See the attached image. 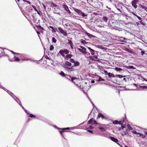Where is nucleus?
I'll use <instances>...</instances> for the list:
<instances>
[{
    "label": "nucleus",
    "mask_w": 147,
    "mask_h": 147,
    "mask_svg": "<svg viewBox=\"0 0 147 147\" xmlns=\"http://www.w3.org/2000/svg\"><path fill=\"white\" fill-rule=\"evenodd\" d=\"M88 48L90 50V52L91 53L92 55H93V57L94 59H97L98 55L97 52L90 47H88Z\"/></svg>",
    "instance_id": "nucleus-1"
},
{
    "label": "nucleus",
    "mask_w": 147,
    "mask_h": 147,
    "mask_svg": "<svg viewBox=\"0 0 147 147\" xmlns=\"http://www.w3.org/2000/svg\"><path fill=\"white\" fill-rule=\"evenodd\" d=\"M69 53V51L67 49H64V50H60L59 52V53L61 55V56L64 57L65 55L64 54H67Z\"/></svg>",
    "instance_id": "nucleus-2"
},
{
    "label": "nucleus",
    "mask_w": 147,
    "mask_h": 147,
    "mask_svg": "<svg viewBox=\"0 0 147 147\" xmlns=\"http://www.w3.org/2000/svg\"><path fill=\"white\" fill-rule=\"evenodd\" d=\"M79 47L81 48H78V49L80 51L82 52L84 54H86L87 53L86 51V49L84 47L80 45Z\"/></svg>",
    "instance_id": "nucleus-3"
},
{
    "label": "nucleus",
    "mask_w": 147,
    "mask_h": 147,
    "mask_svg": "<svg viewBox=\"0 0 147 147\" xmlns=\"http://www.w3.org/2000/svg\"><path fill=\"white\" fill-rule=\"evenodd\" d=\"M59 31L61 33L63 36H66L67 35V33L66 31L64 30L61 27H59L58 28Z\"/></svg>",
    "instance_id": "nucleus-4"
},
{
    "label": "nucleus",
    "mask_w": 147,
    "mask_h": 147,
    "mask_svg": "<svg viewBox=\"0 0 147 147\" xmlns=\"http://www.w3.org/2000/svg\"><path fill=\"white\" fill-rule=\"evenodd\" d=\"M69 127L64 128L61 129V130H59V132L61 135L63 137V133L67 132V130L69 129Z\"/></svg>",
    "instance_id": "nucleus-5"
},
{
    "label": "nucleus",
    "mask_w": 147,
    "mask_h": 147,
    "mask_svg": "<svg viewBox=\"0 0 147 147\" xmlns=\"http://www.w3.org/2000/svg\"><path fill=\"white\" fill-rule=\"evenodd\" d=\"M109 138L112 141L116 143L117 144H118L120 146V145L118 143L119 141V140L117 139L114 138V137H112V136L109 137Z\"/></svg>",
    "instance_id": "nucleus-6"
},
{
    "label": "nucleus",
    "mask_w": 147,
    "mask_h": 147,
    "mask_svg": "<svg viewBox=\"0 0 147 147\" xmlns=\"http://www.w3.org/2000/svg\"><path fill=\"white\" fill-rule=\"evenodd\" d=\"M138 1V0H134L132 3V6L135 8H137V3Z\"/></svg>",
    "instance_id": "nucleus-7"
},
{
    "label": "nucleus",
    "mask_w": 147,
    "mask_h": 147,
    "mask_svg": "<svg viewBox=\"0 0 147 147\" xmlns=\"http://www.w3.org/2000/svg\"><path fill=\"white\" fill-rule=\"evenodd\" d=\"M14 61H17V62H19L20 61H21V60L22 61L26 60V59H23L22 58H21V59H20L18 57H17L16 56L14 57Z\"/></svg>",
    "instance_id": "nucleus-8"
},
{
    "label": "nucleus",
    "mask_w": 147,
    "mask_h": 147,
    "mask_svg": "<svg viewBox=\"0 0 147 147\" xmlns=\"http://www.w3.org/2000/svg\"><path fill=\"white\" fill-rule=\"evenodd\" d=\"M72 57V55L70 54H67L64 57L65 59L66 60H68L69 59H70Z\"/></svg>",
    "instance_id": "nucleus-9"
},
{
    "label": "nucleus",
    "mask_w": 147,
    "mask_h": 147,
    "mask_svg": "<svg viewBox=\"0 0 147 147\" xmlns=\"http://www.w3.org/2000/svg\"><path fill=\"white\" fill-rule=\"evenodd\" d=\"M49 28L52 29V32H56L57 31V28L53 27L51 26H49Z\"/></svg>",
    "instance_id": "nucleus-10"
},
{
    "label": "nucleus",
    "mask_w": 147,
    "mask_h": 147,
    "mask_svg": "<svg viewBox=\"0 0 147 147\" xmlns=\"http://www.w3.org/2000/svg\"><path fill=\"white\" fill-rule=\"evenodd\" d=\"M100 117L102 118V119L104 118L105 117V116L102 114L100 113H99L98 116L97 118V119H99Z\"/></svg>",
    "instance_id": "nucleus-11"
},
{
    "label": "nucleus",
    "mask_w": 147,
    "mask_h": 147,
    "mask_svg": "<svg viewBox=\"0 0 147 147\" xmlns=\"http://www.w3.org/2000/svg\"><path fill=\"white\" fill-rule=\"evenodd\" d=\"M75 12L77 13L78 14L80 15H81V13H82V11H81L78 9H76L74 10Z\"/></svg>",
    "instance_id": "nucleus-12"
},
{
    "label": "nucleus",
    "mask_w": 147,
    "mask_h": 147,
    "mask_svg": "<svg viewBox=\"0 0 147 147\" xmlns=\"http://www.w3.org/2000/svg\"><path fill=\"white\" fill-rule=\"evenodd\" d=\"M96 47L98 48H100L102 49H104L105 50H106L107 49L106 48L104 47L101 45H97L96 46Z\"/></svg>",
    "instance_id": "nucleus-13"
},
{
    "label": "nucleus",
    "mask_w": 147,
    "mask_h": 147,
    "mask_svg": "<svg viewBox=\"0 0 147 147\" xmlns=\"http://www.w3.org/2000/svg\"><path fill=\"white\" fill-rule=\"evenodd\" d=\"M37 28L39 30H40V32L41 33H43V32H42L41 30H44V29L42 27L40 26H37Z\"/></svg>",
    "instance_id": "nucleus-14"
},
{
    "label": "nucleus",
    "mask_w": 147,
    "mask_h": 147,
    "mask_svg": "<svg viewBox=\"0 0 147 147\" xmlns=\"http://www.w3.org/2000/svg\"><path fill=\"white\" fill-rule=\"evenodd\" d=\"M80 88L82 90H83L84 91L85 90V86H83L82 84H81L80 85Z\"/></svg>",
    "instance_id": "nucleus-15"
},
{
    "label": "nucleus",
    "mask_w": 147,
    "mask_h": 147,
    "mask_svg": "<svg viewBox=\"0 0 147 147\" xmlns=\"http://www.w3.org/2000/svg\"><path fill=\"white\" fill-rule=\"evenodd\" d=\"M65 64L66 65L69 67H70L71 65V64L70 62L67 61L65 62Z\"/></svg>",
    "instance_id": "nucleus-16"
},
{
    "label": "nucleus",
    "mask_w": 147,
    "mask_h": 147,
    "mask_svg": "<svg viewBox=\"0 0 147 147\" xmlns=\"http://www.w3.org/2000/svg\"><path fill=\"white\" fill-rule=\"evenodd\" d=\"M63 7L66 11L69 9L68 6L66 5H63Z\"/></svg>",
    "instance_id": "nucleus-17"
},
{
    "label": "nucleus",
    "mask_w": 147,
    "mask_h": 147,
    "mask_svg": "<svg viewBox=\"0 0 147 147\" xmlns=\"http://www.w3.org/2000/svg\"><path fill=\"white\" fill-rule=\"evenodd\" d=\"M86 34L89 37V38H91L92 37H94L95 36H93V35L90 34V33H88V32H86Z\"/></svg>",
    "instance_id": "nucleus-18"
},
{
    "label": "nucleus",
    "mask_w": 147,
    "mask_h": 147,
    "mask_svg": "<svg viewBox=\"0 0 147 147\" xmlns=\"http://www.w3.org/2000/svg\"><path fill=\"white\" fill-rule=\"evenodd\" d=\"M107 75L110 77H114V74L111 73H109L107 74Z\"/></svg>",
    "instance_id": "nucleus-19"
},
{
    "label": "nucleus",
    "mask_w": 147,
    "mask_h": 147,
    "mask_svg": "<svg viewBox=\"0 0 147 147\" xmlns=\"http://www.w3.org/2000/svg\"><path fill=\"white\" fill-rule=\"evenodd\" d=\"M80 65V63L78 61L75 62L74 63V66H78Z\"/></svg>",
    "instance_id": "nucleus-20"
},
{
    "label": "nucleus",
    "mask_w": 147,
    "mask_h": 147,
    "mask_svg": "<svg viewBox=\"0 0 147 147\" xmlns=\"http://www.w3.org/2000/svg\"><path fill=\"white\" fill-rule=\"evenodd\" d=\"M125 121V120L124 119L123 120L121 121H119V124L121 125H122L123 123Z\"/></svg>",
    "instance_id": "nucleus-21"
},
{
    "label": "nucleus",
    "mask_w": 147,
    "mask_h": 147,
    "mask_svg": "<svg viewBox=\"0 0 147 147\" xmlns=\"http://www.w3.org/2000/svg\"><path fill=\"white\" fill-rule=\"evenodd\" d=\"M115 69L116 71H118L122 70V69L121 68L118 67H115Z\"/></svg>",
    "instance_id": "nucleus-22"
},
{
    "label": "nucleus",
    "mask_w": 147,
    "mask_h": 147,
    "mask_svg": "<svg viewBox=\"0 0 147 147\" xmlns=\"http://www.w3.org/2000/svg\"><path fill=\"white\" fill-rule=\"evenodd\" d=\"M77 79V78L75 77H72L71 78V81L72 82H74L75 83V82L74 81V80H76Z\"/></svg>",
    "instance_id": "nucleus-23"
},
{
    "label": "nucleus",
    "mask_w": 147,
    "mask_h": 147,
    "mask_svg": "<svg viewBox=\"0 0 147 147\" xmlns=\"http://www.w3.org/2000/svg\"><path fill=\"white\" fill-rule=\"evenodd\" d=\"M113 123L114 124H119V121L117 120H115L113 122Z\"/></svg>",
    "instance_id": "nucleus-24"
},
{
    "label": "nucleus",
    "mask_w": 147,
    "mask_h": 147,
    "mask_svg": "<svg viewBox=\"0 0 147 147\" xmlns=\"http://www.w3.org/2000/svg\"><path fill=\"white\" fill-rule=\"evenodd\" d=\"M103 20L104 22H107L108 19H107V18L106 17L104 16L103 17Z\"/></svg>",
    "instance_id": "nucleus-25"
},
{
    "label": "nucleus",
    "mask_w": 147,
    "mask_h": 147,
    "mask_svg": "<svg viewBox=\"0 0 147 147\" xmlns=\"http://www.w3.org/2000/svg\"><path fill=\"white\" fill-rule=\"evenodd\" d=\"M51 5L50 6V7H56L57 6V5H56L54 4L53 2H51Z\"/></svg>",
    "instance_id": "nucleus-26"
},
{
    "label": "nucleus",
    "mask_w": 147,
    "mask_h": 147,
    "mask_svg": "<svg viewBox=\"0 0 147 147\" xmlns=\"http://www.w3.org/2000/svg\"><path fill=\"white\" fill-rule=\"evenodd\" d=\"M126 67H127V68L128 69H134L135 68L133 66H131V65L127 66Z\"/></svg>",
    "instance_id": "nucleus-27"
},
{
    "label": "nucleus",
    "mask_w": 147,
    "mask_h": 147,
    "mask_svg": "<svg viewBox=\"0 0 147 147\" xmlns=\"http://www.w3.org/2000/svg\"><path fill=\"white\" fill-rule=\"evenodd\" d=\"M93 119L92 118L88 121V123L92 124L93 123Z\"/></svg>",
    "instance_id": "nucleus-28"
},
{
    "label": "nucleus",
    "mask_w": 147,
    "mask_h": 147,
    "mask_svg": "<svg viewBox=\"0 0 147 147\" xmlns=\"http://www.w3.org/2000/svg\"><path fill=\"white\" fill-rule=\"evenodd\" d=\"M67 44L70 45V46L73 45V43L72 42L71 40H68V42L67 43Z\"/></svg>",
    "instance_id": "nucleus-29"
},
{
    "label": "nucleus",
    "mask_w": 147,
    "mask_h": 147,
    "mask_svg": "<svg viewBox=\"0 0 147 147\" xmlns=\"http://www.w3.org/2000/svg\"><path fill=\"white\" fill-rule=\"evenodd\" d=\"M52 41L54 43H56L57 41V40L54 37L52 38Z\"/></svg>",
    "instance_id": "nucleus-30"
},
{
    "label": "nucleus",
    "mask_w": 147,
    "mask_h": 147,
    "mask_svg": "<svg viewBox=\"0 0 147 147\" xmlns=\"http://www.w3.org/2000/svg\"><path fill=\"white\" fill-rule=\"evenodd\" d=\"M29 116L31 118H35L36 117L34 115L32 114H29Z\"/></svg>",
    "instance_id": "nucleus-31"
},
{
    "label": "nucleus",
    "mask_w": 147,
    "mask_h": 147,
    "mask_svg": "<svg viewBox=\"0 0 147 147\" xmlns=\"http://www.w3.org/2000/svg\"><path fill=\"white\" fill-rule=\"evenodd\" d=\"M54 48L53 46V45H51L50 47V51L53 50Z\"/></svg>",
    "instance_id": "nucleus-32"
},
{
    "label": "nucleus",
    "mask_w": 147,
    "mask_h": 147,
    "mask_svg": "<svg viewBox=\"0 0 147 147\" xmlns=\"http://www.w3.org/2000/svg\"><path fill=\"white\" fill-rule=\"evenodd\" d=\"M60 74L63 77L65 76V74L63 71H61V72L60 73Z\"/></svg>",
    "instance_id": "nucleus-33"
},
{
    "label": "nucleus",
    "mask_w": 147,
    "mask_h": 147,
    "mask_svg": "<svg viewBox=\"0 0 147 147\" xmlns=\"http://www.w3.org/2000/svg\"><path fill=\"white\" fill-rule=\"evenodd\" d=\"M99 129L102 131H104L105 130V129L102 127H100L98 128Z\"/></svg>",
    "instance_id": "nucleus-34"
},
{
    "label": "nucleus",
    "mask_w": 147,
    "mask_h": 147,
    "mask_svg": "<svg viewBox=\"0 0 147 147\" xmlns=\"http://www.w3.org/2000/svg\"><path fill=\"white\" fill-rule=\"evenodd\" d=\"M69 61L72 63H74L75 62L74 60L73 59H70Z\"/></svg>",
    "instance_id": "nucleus-35"
},
{
    "label": "nucleus",
    "mask_w": 147,
    "mask_h": 147,
    "mask_svg": "<svg viewBox=\"0 0 147 147\" xmlns=\"http://www.w3.org/2000/svg\"><path fill=\"white\" fill-rule=\"evenodd\" d=\"M125 76H123L122 75H119L118 76V77L120 78H122L123 77H125Z\"/></svg>",
    "instance_id": "nucleus-36"
},
{
    "label": "nucleus",
    "mask_w": 147,
    "mask_h": 147,
    "mask_svg": "<svg viewBox=\"0 0 147 147\" xmlns=\"http://www.w3.org/2000/svg\"><path fill=\"white\" fill-rule=\"evenodd\" d=\"M126 135V132L125 131H123L121 133V135L123 136H124Z\"/></svg>",
    "instance_id": "nucleus-37"
},
{
    "label": "nucleus",
    "mask_w": 147,
    "mask_h": 147,
    "mask_svg": "<svg viewBox=\"0 0 147 147\" xmlns=\"http://www.w3.org/2000/svg\"><path fill=\"white\" fill-rule=\"evenodd\" d=\"M82 41H81L82 43L83 44H84L85 43L86 44L87 42H86L85 40H82Z\"/></svg>",
    "instance_id": "nucleus-38"
},
{
    "label": "nucleus",
    "mask_w": 147,
    "mask_h": 147,
    "mask_svg": "<svg viewBox=\"0 0 147 147\" xmlns=\"http://www.w3.org/2000/svg\"><path fill=\"white\" fill-rule=\"evenodd\" d=\"M125 50L126 51H128V52H129V53H131L132 52V51L131 50H130V49H127V48Z\"/></svg>",
    "instance_id": "nucleus-39"
},
{
    "label": "nucleus",
    "mask_w": 147,
    "mask_h": 147,
    "mask_svg": "<svg viewBox=\"0 0 147 147\" xmlns=\"http://www.w3.org/2000/svg\"><path fill=\"white\" fill-rule=\"evenodd\" d=\"M116 30H117L119 31H122V29L121 28H116Z\"/></svg>",
    "instance_id": "nucleus-40"
},
{
    "label": "nucleus",
    "mask_w": 147,
    "mask_h": 147,
    "mask_svg": "<svg viewBox=\"0 0 147 147\" xmlns=\"http://www.w3.org/2000/svg\"><path fill=\"white\" fill-rule=\"evenodd\" d=\"M81 15L83 17H85L87 16L86 15H85L84 14V13H83V12H82V13H81Z\"/></svg>",
    "instance_id": "nucleus-41"
},
{
    "label": "nucleus",
    "mask_w": 147,
    "mask_h": 147,
    "mask_svg": "<svg viewBox=\"0 0 147 147\" xmlns=\"http://www.w3.org/2000/svg\"><path fill=\"white\" fill-rule=\"evenodd\" d=\"M139 22L141 24L144 25V23L143 22L142 20H140V21H139Z\"/></svg>",
    "instance_id": "nucleus-42"
},
{
    "label": "nucleus",
    "mask_w": 147,
    "mask_h": 147,
    "mask_svg": "<svg viewBox=\"0 0 147 147\" xmlns=\"http://www.w3.org/2000/svg\"><path fill=\"white\" fill-rule=\"evenodd\" d=\"M131 132L135 134H137V132L135 130H134V131H131Z\"/></svg>",
    "instance_id": "nucleus-43"
},
{
    "label": "nucleus",
    "mask_w": 147,
    "mask_h": 147,
    "mask_svg": "<svg viewBox=\"0 0 147 147\" xmlns=\"http://www.w3.org/2000/svg\"><path fill=\"white\" fill-rule=\"evenodd\" d=\"M93 124H98V123L97 122V121L95 120H94L93 121Z\"/></svg>",
    "instance_id": "nucleus-44"
},
{
    "label": "nucleus",
    "mask_w": 147,
    "mask_h": 147,
    "mask_svg": "<svg viewBox=\"0 0 147 147\" xmlns=\"http://www.w3.org/2000/svg\"><path fill=\"white\" fill-rule=\"evenodd\" d=\"M136 16L139 20H142V19L140 17L137 15H136Z\"/></svg>",
    "instance_id": "nucleus-45"
},
{
    "label": "nucleus",
    "mask_w": 147,
    "mask_h": 147,
    "mask_svg": "<svg viewBox=\"0 0 147 147\" xmlns=\"http://www.w3.org/2000/svg\"><path fill=\"white\" fill-rule=\"evenodd\" d=\"M104 80L103 79H102L101 77H100L98 79V81H102L103 80Z\"/></svg>",
    "instance_id": "nucleus-46"
},
{
    "label": "nucleus",
    "mask_w": 147,
    "mask_h": 147,
    "mask_svg": "<svg viewBox=\"0 0 147 147\" xmlns=\"http://www.w3.org/2000/svg\"><path fill=\"white\" fill-rule=\"evenodd\" d=\"M141 134H141V133H138L137 134V135H138V137H140L142 136Z\"/></svg>",
    "instance_id": "nucleus-47"
},
{
    "label": "nucleus",
    "mask_w": 147,
    "mask_h": 147,
    "mask_svg": "<svg viewBox=\"0 0 147 147\" xmlns=\"http://www.w3.org/2000/svg\"><path fill=\"white\" fill-rule=\"evenodd\" d=\"M23 0L24 1V2H26L27 3H28L29 4H30V1H27L26 0Z\"/></svg>",
    "instance_id": "nucleus-48"
},
{
    "label": "nucleus",
    "mask_w": 147,
    "mask_h": 147,
    "mask_svg": "<svg viewBox=\"0 0 147 147\" xmlns=\"http://www.w3.org/2000/svg\"><path fill=\"white\" fill-rule=\"evenodd\" d=\"M104 72L105 73V74L106 75H107V74L109 73L107 72V71H106L105 70L104 71Z\"/></svg>",
    "instance_id": "nucleus-49"
},
{
    "label": "nucleus",
    "mask_w": 147,
    "mask_h": 147,
    "mask_svg": "<svg viewBox=\"0 0 147 147\" xmlns=\"http://www.w3.org/2000/svg\"><path fill=\"white\" fill-rule=\"evenodd\" d=\"M104 72L105 73V74L106 75H107V74L109 73L107 72V71H106L105 70L104 71Z\"/></svg>",
    "instance_id": "nucleus-50"
},
{
    "label": "nucleus",
    "mask_w": 147,
    "mask_h": 147,
    "mask_svg": "<svg viewBox=\"0 0 147 147\" xmlns=\"http://www.w3.org/2000/svg\"><path fill=\"white\" fill-rule=\"evenodd\" d=\"M142 88H143L147 89V86H142Z\"/></svg>",
    "instance_id": "nucleus-51"
},
{
    "label": "nucleus",
    "mask_w": 147,
    "mask_h": 147,
    "mask_svg": "<svg viewBox=\"0 0 147 147\" xmlns=\"http://www.w3.org/2000/svg\"><path fill=\"white\" fill-rule=\"evenodd\" d=\"M141 53L142 55H143V54H144L145 52L143 51H141Z\"/></svg>",
    "instance_id": "nucleus-52"
},
{
    "label": "nucleus",
    "mask_w": 147,
    "mask_h": 147,
    "mask_svg": "<svg viewBox=\"0 0 147 147\" xmlns=\"http://www.w3.org/2000/svg\"><path fill=\"white\" fill-rule=\"evenodd\" d=\"M66 11H67V12L69 14H71V12L69 10V9H68Z\"/></svg>",
    "instance_id": "nucleus-53"
},
{
    "label": "nucleus",
    "mask_w": 147,
    "mask_h": 147,
    "mask_svg": "<svg viewBox=\"0 0 147 147\" xmlns=\"http://www.w3.org/2000/svg\"><path fill=\"white\" fill-rule=\"evenodd\" d=\"M141 135H142V136H141L142 138H145V135H143L142 134H141Z\"/></svg>",
    "instance_id": "nucleus-54"
},
{
    "label": "nucleus",
    "mask_w": 147,
    "mask_h": 147,
    "mask_svg": "<svg viewBox=\"0 0 147 147\" xmlns=\"http://www.w3.org/2000/svg\"><path fill=\"white\" fill-rule=\"evenodd\" d=\"M87 131L90 133H93V132L92 131L90 130H88Z\"/></svg>",
    "instance_id": "nucleus-55"
},
{
    "label": "nucleus",
    "mask_w": 147,
    "mask_h": 147,
    "mask_svg": "<svg viewBox=\"0 0 147 147\" xmlns=\"http://www.w3.org/2000/svg\"><path fill=\"white\" fill-rule=\"evenodd\" d=\"M42 5L43 6V7H44V9H46V5L43 4Z\"/></svg>",
    "instance_id": "nucleus-56"
},
{
    "label": "nucleus",
    "mask_w": 147,
    "mask_h": 147,
    "mask_svg": "<svg viewBox=\"0 0 147 147\" xmlns=\"http://www.w3.org/2000/svg\"><path fill=\"white\" fill-rule=\"evenodd\" d=\"M123 81L126 82V79L125 78H124L123 79Z\"/></svg>",
    "instance_id": "nucleus-57"
},
{
    "label": "nucleus",
    "mask_w": 147,
    "mask_h": 147,
    "mask_svg": "<svg viewBox=\"0 0 147 147\" xmlns=\"http://www.w3.org/2000/svg\"><path fill=\"white\" fill-rule=\"evenodd\" d=\"M70 47H71V49H73V45H71L70 46Z\"/></svg>",
    "instance_id": "nucleus-58"
},
{
    "label": "nucleus",
    "mask_w": 147,
    "mask_h": 147,
    "mask_svg": "<svg viewBox=\"0 0 147 147\" xmlns=\"http://www.w3.org/2000/svg\"><path fill=\"white\" fill-rule=\"evenodd\" d=\"M36 32L38 34H40V32L38 31H36Z\"/></svg>",
    "instance_id": "nucleus-59"
},
{
    "label": "nucleus",
    "mask_w": 147,
    "mask_h": 147,
    "mask_svg": "<svg viewBox=\"0 0 147 147\" xmlns=\"http://www.w3.org/2000/svg\"><path fill=\"white\" fill-rule=\"evenodd\" d=\"M36 11H37V12H38V14L39 15H40V13H39V12H38V11L37 10H36Z\"/></svg>",
    "instance_id": "nucleus-60"
},
{
    "label": "nucleus",
    "mask_w": 147,
    "mask_h": 147,
    "mask_svg": "<svg viewBox=\"0 0 147 147\" xmlns=\"http://www.w3.org/2000/svg\"><path fill=\"white\" fill-rule=\"evenodd\" d=\"M121 126H122V127L121 129H123L124 128H125V127L124 126H123L122 125H121Z\"/></svg>",
    "instance_id": "nucleus-61"
},
{
    "label": "nucleus",
    "mask_w": 147,
    "mask_h": 147,
    "mask_svg": "<svg viewBox=\"0 0 147 147\" xmlns=\"http://www.w3.org/2000/svg\"><path fill=\"white\" fill-rule=\"evenodd\" d=\"M132 13L134 15H135V16H136V15H136L135 14V13H134V12H132Z\"/></svg>",
    "instance_id": "nucleus-62"
},
{
    "label": "nucleus",
    "mask_w": 147,
    "mask_h": 147,
    "mask_svg": "<svg viewBox=\"0 0 147 147\" xmlns=\"http://www.w3.org/2000/svg\"><path fill=\"white\" fill-rule=\"evenodd\" d=\"M117 9L119 11H120V12L121 13V11L120 10V9Z\"/></svg>",
    "instance_id": "nucleus-63"
},
{
    "label": "nucleus",
    "mask_w": 147,
    "mask_h": 147,
    "mask_svg": "<svg viewBox=\"0 0 147 147\" xmlns=\"http://www.w3.org/2000/svg\"><path fill=\"white\" fill-rule=\"evenodd\" d=\"M12 53H13L14 54H15V53H15V52H13V51H12Z\"/></svg>",
    "instance_id": "nucleus-64"
}]
</instances>
